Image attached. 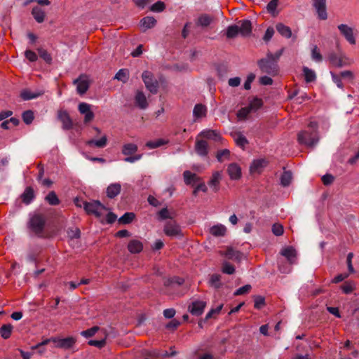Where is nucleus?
Here are the masks:
<instances>
[{
  "label": "nucleus",
  "mask_w": 359,
  "mask_h": 359,
  "mask_svg": "<svg viewBox=\"0 0 359 359\" xmlns=\"http://www.w3.org/2000/svg\"><path fill=\"white\" fill-rule=\"evenodd\" d=\"M318 125L316 122H310L306 130L298 133V142L309 147H313L318 142Z\"/></svg>",
  "instance_id": "nucleus-1"
},
{
  "label": "nucleus",
  "mask_w": 359,
  "mask_h": 359,
  "mask_svg": "<svg viewBox=\"0 0 359 359\" xmlns=\"http://www.w3.org/2000/svg\"><path fill=\"white\" fill-rule=\"evenodd\" d=\"M47 222L46 215L40 212H34L30 215L27 222V228L39 238L44 237V229Z\"/></svg>",
  "instance_id": "nucleus-2"
},
{
  "label": "nucleus",
  "mask_w": 359,
  "mask_h": 359,
  "mask_svg": "<svg viewBox=\"0 0 359 359\" xmlns=\"http://www.w3.org/2000/svg\"><path fill=\"white\" fill-rule=\"evenodd\" d=\"M257 65L262 73L271 76H275L278 73V65L273 58L272 53H268L266 58L259 60Z\"/></svg>",
  "instance_id": "nucleus-3"
},
{
  "label": "nucleus",
  "mask_w": 359,
  "mask_h": 359,
  "mask_svg": "<svg viewBox=\"0 0 359 359\" xmlns=\"http://www.w3.org/2000/svg\"><path fill=\"white\" fill-rule=\"evenodd\" d=\"M142 78L147 89L151 94H156L159 88V84L153 74L149 71H144L142 74Z\"/></svg>",
  "instance_id": "nucleus-4"
},
{
  "label": "nucleus",
  "mask_w": 359,
  "mask_h": 359,
  "mask_svg": "<svg viewBox=\"0 0 359 359\" xmlns=\"http://www.w3.org/2000/svg\"><path fill=\"white\" fill-rule=\"evenodd\" d=\"M85 211L89 215H94L100 218L102 216L101 210H106L105 206L99 201H93L92 202H83Z\"/></svg>",
  "instance_id": "nucleus-5"
},
{
  "label": "nucleus",
  "mask_w": 359,
  "mask_h": 359,
  "mask_svg": "<svg viewBox=\"0 0 359 359\" xmlns=\"http://www.w3.org/2000/svg\"><path fill=\"white\" fill-rule=\"evenodd\" d=\"M163 231L166 236L170 237H181L183 236L180 226L172 219L165 224Z\"/></svg>",
  "instance_id": "nucleus-6"
},
{
  "label": "nucleus",
  "mask_w": 359,
  "mask_h": 359,
  "mask_svg": "<svg viewBox=\"0 0 359 359\" xmlns=\"http://www.w3.org/2000/svg\"><path fill=\"white\" fill-rule=\"evenodd\" d=\"M312 5L316 9L318 17L320 20H325L327 18L326 10V0H311Z\"/></svg>",
  "instance_id": "nucleus-7"
},
{
  "label": "nucleus",
  "mask_w": 359,
  "mask_h": 359,
  "mask_svg": "<svg viewBox=\"0 0 359 359\" xmlns=\"http://www.w3.org/2000/svg\"><path fill=\"white\" fill-rule=\"evenodd\" d=\"M341 35L344 36L346 40L351 44L354 45L356 43L353 35V29L346 24H341L337 27Z\"/></svg>",
  "instance_id": "nucleus-8"
},
{
  "label": "nucleus",
  "mask_w": 359,
  "mask_h": 359,
  "mask_svg": "<svg viewBox=\"0 0 359 359\" xmlns=\"http://www.w3.org/2000/svg\"><path fill=\"white\" fill-rule=\"evenodd\" d=\"M328 60L330 62V64L332 66H334L336 67H343L346 65H347V62H346V57L342 55H338L337 53L334 52H330L328 54Z\"/></svg>",
  "instance_id": "nucleus-9"
},
{
  "label": "nucleus",
  "mask_w": 359,
  "mask_h": 359,
  "mask_svg": "<svg viewBox=\"0 0 359 359\" xmlns=\"http://www.w3.org/2000/svg\"><path fill=\"white\" fill-rule=\"evenodd\" d=\"M57 118L62 123V129L69 130L73 128V122L68 112L65 110H59L57 111Z\"/></svg>",
  "instance_id": "nucleus-10"
},
{
  "label": "nucleus",
  "mask_w": 359,
  "mask_h": 359,
  "mask_svg": "<svg viewBox=\"0 0 359 359\" xmlns=\"http://www.w3.org/2000/svg\"><path fill=\"white\" fill-rule=\"evenodd\" d=\"M206 303L203 301L196 300L192 302L188 306V311L194 316H201L205 309Z\"/></svg>",
  "instance_id": "nucleus-11"
},
{
  "label": "nucleus",
  "mask_w": 359,
  "mask_h": 359,
  "mask_svg": "<svg viewBox=\"0 0 359 359\" xmlns=\"http://www.w3.org/2000/svg\"><path fill=\"white\" fill-rule=\"evenodd\" d=\"M53 342L55 343V347L62 349H69L76 343V339L73 337H68L63 339H53Z\"/></svg>",
  "instance_id": "nucleus-12"
},
{
  "label": "nucleus",
  "mask_w": 359,
  "mask_h": 359,
  "mask_svg": "<svg viewBox=\"0 0 359 359\" xmlns=\"http://www.w3.org/2000/svg\"><path fill=\"white\" fill-rule=\"evenodd\" d=\"M74 84L76 85L77 93L83 95L89 88V82L87 79H83L81 76L74 81Z\"/></svg>",
  "instance_id": "nucleus-13"
},
{
  "label": "nucleus",
  "mask_w": 359,
  "mask_h": 359,
  "mask_svg": "<svg viewBox=\"0 0 359 359\" xmlns=\"http://www.w3.org/2000/svg\"><path fill=\"white\" fill-rule=\"evenodd\" d=\"M227 172L230 178L233 180H238L241 177V168L236 163H232L229 165Z\"/></svg>",
  "instance_id": "nucleus-14"
},
{
  "label": "nucleus",
  "mask_w": 359,
  "mask_h": 359,
  "mask_svg": "<svg viewBox=\"0 0 359 359\" xmlns=\"http://www.w3.org/2000/svg\"><path fill=\"white\" fill-rule=\"evenodd\" d=\"M239 32L242 36L246 37L252 33V23L249 20H243L238 22Z\"/></svg>",
  "instance_id": "nucleus-15"
},
{
  "label": "nucleus",
  "mask_w": 359,
  "mask_h": 359,
  "mask_svg": "<svg viewBox=\"0 0 359 359\" xmlns=\"http://www.w3.org/2000/svg\"><path fill=\"white\" fill-rule=\"evenodd\" d=\"M196 152L201 156H205L208 154V144L205 140H197L195 144Z\"/></svg>",
  "instance_id": "nucleus-16"
},
{
  "label": "nucleus",
  "mask_w": 359,
  "mask_h": 359,
  "mask_svg": "<svg viewBox=\"0 0 359 359\" xmlns=\"http://www.w3.org/2000/svg\"><path fill=\"white\" fill-rule=\"evenodd\" d=\"M213 17L208 14H201L196 20V24L203 28L208 27L212 22Z\"/></svg>",
  "instance_id": "nucleus-17"
},
{
  "label": "nucleus",
  "mask_w": 359,
  "mask_h": 359,
  "mask_svg": "<svg viewBox=\"0 0 359 359\" xmlns=\"http://www.w3.org/2000/svg\"><path fill=\"white\" fill-rule=\"evenodd\" d=\"M266 165V161L263 158L254 160L250 167V171L251 173H260Z\"/></svg>",
  "instance_id": "nucleus-18"
},
{
  "label": "nucleus",
  "mask_w": 359,
  "mask_h": 359,
  "mask_svg": "<svg viewBox=\"0 0 359 359\" xmlns=\"http://www.w3.org/2000/svg\"><path fill=\"white\" fill-rule=\"evenodd\" d=\"M121 190V186L119 183H113L107 188V196L109 198H114L118 196Z\"/></svg>",
  "instance_id": "nucleus-19"
},
{
  "label": "nucleus",
  "mask_w": 359,
  "mask_h": 359,
  "mask_svg": "<svg viewBox=\"0 0 359 359\" xmlns=\"http://www.w3.org/2000/svg\"><path fill=\"white\" fill-rule=\"evenodd\" d=\"M222 180L221 172L219 171H216L212 173V177L210 180L208 182V185L212 188V190L215 192L218 191L219 190V184Z\"/></svg>",
  "instance_id": "nucleus-20"
},
{
  "label": "nucleus",
  "mask_w": 359,
  "mask_h": 359,
  "mask_svg": "<svg viewBox=\"0 0 359 359\" xmlns=\"http://www.w3.org/2000/svg\"><path fill=\"white\" fill-rule=\"evenodd\" d=\"M280 255L286 257L290 264H292L294 262L296 252L292 247L283 248L280 252Z\"/></svg>",
  "instance_id": "nucleus-21"
},
{
  "label": "nucleus",
  "mask_w": 359,
  "mask_h": 359,
  "mask_svg": "<svg viewBox=\"0 0 359 359\" xmlns=\"http://www.w3.org/2000/svg\"><path fill=\"white\" fill-rule=\"evenodd\" d=\"M43 91L39 90L36 92H32L29 90L25 89L20 93V97L24 100H30L39 97L43 94Z\"/></svg>",
  "instance_id": "nucleus-22"
},
{
  "label": "nucleus",
  "mask_w": 359,
  "mask_h": 359,
  "mask_svg": "<svg viewBox=\"0 0 359 359\" xmlns=\"http://www.w3.org/2000/svg\"><path fill=\"white\" fill-rule=\"evenodd\" d=\"M32 15L38 23H41L45 20V11L39 6H34L32 8Z\"/></svg>",
  "instance_id": "nucleus-23"
},
{
  "label": "nucleus",
  "mask_w": 359,
  "mask_h": 359,
  "mask_svg": "<svg viewBox=\"0 0 359 359\" xmlns=\"http://www.w3.org/2000/svg\"><path fill=\"white\" fill-rule=\"evenodd\" d=\"M128 249L133 254L140 253L143 249V245L138 240H131L128 245Z\"/></svg>",
  "instance_id": "nucleus-24"
},
{
  "label": "nucleus",
  "mask_w": 359,
  "mask_h": 359,
  "mask_svg": "<svg viewBox=\"0 0 359 359\" xmlns=\"http://www.w3.org/2000/svg\"><path fill=\"white\" fill-rule=\"evenodd\" d=\"M135 104L142 109H146L148 106L146 96L141 91H138L135 97Z\"/></svg>",
  "instance_id": "nucleus-25"
},
{
  "label": "nucleus",
  "mask_w": 359,
  "mask_h": 359,
  "mask_svg": "<svg viewBox=\"0 0 359 359\" xmlns=\"http://www.w3.org/2000/svg\"><path fill=\"white\" fill-rule=\"evenodd\" d=\"M140 26L144 29V31H145L146 29L154 27L156 24V20L154 17L147 16L140 20Z\"/></svg>",
  "instance_id": "nucleus-26"
},
{
  "label": "nucleus",
  "mask_w": 359,
  "mask_h": 359,
  "mask_svg": "<svg viewBox=\"0 0 359 359\" xmlns=\"http://www.w3.org/2000/svg\"><path fill=\"white\" fill-rule=\"evenodd\" d=\"M175 216L174 212H170L167 208H162L157 213V219L159 221L165 220L167 219H172Z\"/></svg>",
  "instance_id": "nucleus-27"
},
{
  "label": "nucleus",
  "mask_w": 359,
  "mask_h": 359,
  "mask_svg": "<svg viewBox=\"0 0 359 359\" xmlns=\"http://www.w3.org/2000/svg\"><path fill=\"white\" fill-rule=\"evenodd\" d=\"M302 71L306 83H311L316 80V74L313 69H309L307 67H304Z\"/></svg>",
  "instance_id": "nucleus-28"
},
{
  "label": "nucleus",
  "mask_w": 359,
  "mask_h": 359,
  "mask_svg": "<svg viewBox=\"0 0 359 359\" xmlns=\"http://www.w3.org/2000/svg\"><path fill=\"white\" fill-rule=\"evenodd\" d=\"M107 143V138L106 135H103L100 140H90L86 142V144L89 147L95 146L97 148H104Z\"/></svg>",
  "instance_id": "nucleus-29"
},
{
  "label": "nucleus",
  "mask_w": 359,
  "mask_h": 359,
  "mask_svg": "<svg viewBox=\"0 0 359 359\" xmlns=\"http://www.w3.org/2000/svg\"><path fill=\"white\" fill-rule=\"evenodd\" d=\"M276 29L278 33L283 37L289 39L292 36L291 29L282 23H278L276 25Z\"/></svg>",
  "instance_id": "nucleus-30"
},
{
  "label": "nucleus",
  "mask_w": 359,
  "mask_h": 359,
  "mask_svg": "<svg viewBox=\"0 0 359 359\" xmlns=\"http://www.w3.org/2000/svg\"><path fill=\"white\" fill-rule=\"evenodd\" d=\"M226 228L222 224H217L212 226L210 229V232L214 236H224L226 233Z\"/></svg>",
  "instance_id": "nucleus-31"
},
{
  "label": "nucleus",
  "mask_w": 359,
  "mask_h": 359,
  "mask_svg": "<svg viewBox=\"0 0 359 359\" xmlns=\"http://www.w3.org/2000/svg\"><path fill=\"white\" fill-rule=\"evenodd\" d=\"M21 197L25 203L29 204L34 198L33 189L31 187H27Z\"/></svg>",
  "instance_id": "nucleus-32"
},
{
  "label": "nucleus",
  "mask_w": 359,
  "mask_h": 359,
  "mask_svg": "<svg viewBox=\"0 0 359 359\" xmlns=\"http://www.w3.org/2000/svg\"><path fill=\"white\" fill-rule=\"evenodd\" d=\"M200 135L207 139L214 140L215 141H218L221 139L220 135L212 130H203L201 132Z\"/></svg>",
  "instance_id": "nucleus-33"
},
{
  "label": "nucleus",
  "mask_w": 359,
  "mask_h": 359,
  "mask_svg": "<svg viewBox=\"0 0 359 359\" xmlns=\"http://www.w3.org/2000/svg\"><path fill=\"white\" fill-rule=\"evenodd\" d=\"M251 112H255L263 106V101L257 97H254L248 105Z\"/></svg>",
  "instance_id": "nucleus-34"
},
{
  "label": "nucleus",
  "mask_w": 359,
  "mask_h": 359,
  "mask_svg": "<svg viewBox=\"0 0 359 359\" xmlns=\"http://www.w3.org/2000/svg\"><path fill=\"white\" fill-rule=\"evenodd\" d=\"M193 114L197 118L205 116L206 114V107L202 104H196L193 110Z\"/></svg>",
  "instance_id": "nucleus-35"
},
{
  "label": "nucleus",
  "mask_w": 359,
  "mask_h": 359,
  "mask_svg": "<svg viewBox=\"0 0 359 359\" xmlns=\"http://www.w3.org/2000/svg\"><path fill=\"white\" fill-rule=\"evenodd\" d=\"M292 179V173L291 171H284L280 177V184L285 187L290 185Z\"/></svg>",
  "instance_id": "nucleus-36"
},
{
  "label": "nucleus",
  "mask_w": 359,
  "mask_h": 359,
  "mask_svg": "<svg viewBox=\"0 0 359 359\" xmlns=\"http://www.w3.org/2000/svg\"><path fill=\"white\" fill-rule=\"evenodd\" d=\"M13 326L11 324L3 325L0 328V334L4 339H8L12 332Z\"/></svg>",
  "instance_id": "nucleus-37"
},
{
  "label": "nucleus",
  "mask_w": 359,
  "mask_h": 359,
  "mask_svg": "<svg viewBox=\"0 0 359 359\" xmlns=\"http://www.w3.org/2000/svg\"><path fill=\"white\" fill-rule=\"evenodd\" d=\"M137 151V146L133 143L126 144L123 147L122 153L126 156L135 154Z\"/></svg>",
  "instance_id": "nucleus-38"
},
{
  "label": "nucleus",
  "mask_w": 359,
  "mask_h": 359,
  "mask_svg": "<svg viewBox=\"0 0 359 359\" xmlns=\"http://www.w3.org/2000/svg\"><path fill=\"white\" fill-rule=\"evenodd\" d=\"M225 256L228 259L239 260L243 254L238 251L233 250L232 248H229L225 252Z\"/></svg>",
  "instance_id": "nucleus-39"
},
{
  "label": "nucleus",
  "mask_w": 359,
  "mask_h": 359,
  "mask_svg": "<svg viewBox=\"0 0 359 359\" xmlns=\"http://www.w3.org/2000/svg\"><path fill=\"white\" fill-rule=\"evenodd\" d=\"M221 276L219 275V274H212L211 276H210V280H209V284L211 287L215 288V289H219L221 287V286L222 285V283L221 282Z\"/></svg>",
  "instance_id": "nucleus-40"
},
{
  "label": "nucleus",
  "mask_w": 359,
  "mask_h": 359,
  "mask_svg": "<svg viewBox=\"0 0 359 359\" xmlns=\"http://www.w3.org/2000/svg\"><path fill=\"white\" fill-rule=\"evenodd\" d=\"M234 140L237 146L244 148L246 144L249 143L247 138L241 133H237L233 135Z\"/></svg>",
  "instance_id": "nucleus-41"
},
{
  "label": "nucleus",
  "mask_w": 359,
  "mask_h": 359,
  "mask_svg": "<svg viewBox=\"0 0 359 359\" xmlns=\"http://www.w3.org/2000/svg\"><path fill=\"white\" fill-rule=\"evenodd\" d=\"M184 182L187 184H191L193 182H198L200 180V177H198L195 173H192L189 170H186L183 173Z\"/></svg>",
  "instance_id": "nucleus-42"
},
{
  "label": "nucleus",
  "mask_w": 359,
  "mask_h": 359,
  "mask_svg": "<svg viewBox=\"0 0 359 359\" xmlns=\"http://www.w3.org/2000/svg\"><path fill=\"white\" fill-rule=\"evenodd\" d=\"M239 33V26L237 25H233L227 27L226 35L228 39H233Z\"/></svg>",
  "instance_id": "nucleus-43"
},
{
  "label": "nucleus",
  "mask_w": 359,
  "mask_h": 359,
  "mask_svg": "<svg viewBox=\"0 0 359 359\" xmlns=\"http://www.w3.org/2000/svg\"><path fill=\"white\" fill-rule=\"evenodd\" d=\"M135 215L133 212H126L119 219L118 222L123 224H128L133 222Z\"/></svg>",
  "instance_id": "nucleus-44"
},
{
  "label": "nucleus",
  "mask_w": 359,
  "mask_h": 359,
  "mask_svg": "<svg viewBox=\"0 0 359 359\" xmlns=\"http://www.w3.org/2000/svg\"><path fill=\"white\" fill-rule=\"evenodd\" d=\"M40 252L41 250L39 247L30 250L27 255V261L29 262H36Z\"/></svg>",
  "instance_id": "nucleus-45"
},
{
  "label": "nucleus",
  "mask_w": 359,
  "mask_h": 359,
  "mask_svg": "<svg viewBox=\"0 0 359 359\" xmlns=\"http://www.w3.org/2000/svg\"><path fill=\"white\" fill-rule=\"evenodd\" d=\"M39 55L41 58H42L46 63L51 64L52 63V57L48 51L43 48H39L37 49Z\"/></svg>",
  "instance_id": "nucleus-46"
},
{
  "label": "nucleus",
  "mask_w": 359,
  "mask_h": 359,
  "mask_svg": "<svg viewBox=\"0 0 359 359\" xmlns=\"http://www.w3.org/2000/svg\"><path fill=\"white\" fill-rule=\"evenodd\" d=\"M114 79L126 83L128 79V72L127 69H120L114 76Z\"/></svg>",
  "instance_id": "nucleus-47"
},
{
  "label": "nucleus",
  "mask_w": 359,
  "mask_h": 359,
  "mask_svg": "<svg viewBox=\"0 0 359 359\" xmlns=\"http://www.w3.org/2000/svg\"><path fill=\"white\" fill-rule=\"evenodd\" d=\"M46 201L51 205H57L60 203V200L54 191H50L46 196Z\"/></svg>",
  "instance_id": "nucleus-48"
},
{
  "label": "nucleus",
  "mask_w": 359,
  "mask_h": 359,
  "mask_svg": "<svg viewBox=\"0 0 359 359\" xmlns=\"http://www.w3.org/2000/svg\"><path fill=\"white\" fill-rule=\"evenodd\" d=\"M22 118L25 123L29 125L34 118V112L32 110H27L22 113Z\"/></svg>",
  "instance_id": "nucleus-49"
},
{
  "label": "nucleus",
  "mask_w": 359,
  "mask_h": 359,
  "mask_svg": "<svg viewBox=\"0 0 359 359\" xmlns=\"http://www.w3.org/2000/svg\"><path fill=\"white\" fill-rule=\"evenodd\" d=\"M311 59L316 62H320L323 61V56L320 53L318 46L316 45L313 46L311 49Z\"/></svg>",
  "instance_id": "nucleus-50"
},
{
  "label": "nucleus",
  "mask_w": 359,
  "mask_h": 359,
  "mask_svg": "<svg viewBox=\"0 0 359 359\" xmlns=\"http://www.w3.org/2000/svg\"><path fill=\"white\" fill-rule=\"evenodd\" d=\"M166 143L165 141H164L162 139H158L157 140H155V141H149L146 143L145 146L150 149H155V148H158V147H160L163 145H164Z\"/></svg>",
  "instance_id": "nucleus-51"
},
{
  "label": "nucleus",
  "mask_w": 359,
  "mask_h": 359,
  "mask_svg": "<svg viewBox=\"0 0 359 359\" xmlns=\"http://www.w3.org/2000/svg\"><path fill=\"white\" fill-rule=\"evenodd\" d=\"M67 236L71 241L74 238H79L81 236V231L79 228H69L67 229Z\"/></svg>",
  "instance_id": "nucleus-52"
},
{
  "label": "nucleus",
  "mask_w": 359,
  "mask_h": 359,
  "mask_svg": "<svg viewBox=\"0 0 359 359\" xmlns=\"http://www.w3.org/2000/svg\"><path fill=\"white\" fill-rule=\"evenodd\" d=\"M230 156V151L229 149H222L217 151L216 158L219 162H222L224 159H228Z\"/></svg>",
  "instance_id": "nucleus-53"
},
{
  "label": "nucleus",
  "mask_w": 359,
  "mask_h": 359,
  "mask_svg": "<svg viewBox=\"0 0 359 359\" xmlns=\"http://www.w3.org/2000/svg\"><path fill=\"white\" fill-rule=\"evenodd\" d=\"M99 329L100 327L98 326H94L90 329L82 331L81 334L86 338H89L94 336Z\"/></svg>",
  "instance_id": "nucleus-54"
},
{
  "label": "nucleus",
  "mask_w": 359,
  "mask_h": 359,
  "mask_svg": "<svg viewBox=\"0 0 359 359\" xmlns=\"http://www.w3.org/2000/svg\"><path fill=\"white\" fill-rule=\"evenodd\" d=\"M159 358H161V353L159 351L155 349L150 351H146L144 359H158Z\"/></svg>",
  "instance_id": "nucleus-55"
},
{
  "label": "nucleus",
  "mask_w": 359,
  "mask_h": 359,
  "mask_svg": "<svg viewBox=\"0 0 359 359\" xmlns=\"http://www.w3.org/2000/svg\"><path fill=\"white\" fill-rule=\"evenodd\" d=\"M79 111L81 114H87L88 112L92 111L90 110V104L86 103V102H81L78 106Z\"/></svg>",
  "instance_id": "nucleus-56"
},
{
  "label": "nucleus",
  "mask_w": 359,
  "mask_h": 359,
  "mask_svg": "<svg viewBox=\"0 0 359 359\" xmlns=\"http://www.w3.org/2000/svg\"><path fill=\"white\" fill-rule=\"evenodd\" d=\"M252 113L250 109H249L248 106L242 107L241 109L238 110L237 113V116L241 119H245L248 114Z\"/></svg>",
  "instance_id": "nucleus-57"
},
{
  "label": "nucleus",
  "mask_w": 359,
  "mask_h": 359,
  "mask_svg": "<svg viewBox=\"0 0 359 359\" xmlns=\"http://www.w3.org/2000/svg\"><path fill=\"white\" fill-rule=\"evenodd\" d=\"M331 74V76H332V81L337 85V86L339 88H341V89H343L344 88V84L343 83L341 82V77L340 76V75L339 74H336L333 72H330Z\"/></svg>",
  "instance_id": "nucleus-58"
},
{
  "label": "nucleus",
  "mask_w": 359,
  "mask_h": 359,
  "mask_svg": "<svg viewBox=\"0 0 359 359\" xmlns=\"http://www.w3.org/2000/svg\"><path fill=\"white\" fill-rule=\"evenodd\" d=\"M165 8V4L163 1H158L151 6V11L153 12H161Z\"/></svg>",
  "instance_id": "nucleus-59"
},
{
  "label": "nucleus",
  "mask_w": 359,
  "mask_h": 359,
  "mask_svg": "<svg viewBox=\"0 0 359 359\" xmlns=\"http://www.w3.org/2000/svg\"><path fill=\"white\" fill-rule=\"evenodd\" d=\"M222 272L231 275L235 272V268L229 263L224 262L222 266Z\"/></svg>",
  "instance_id": "nucleus-60"
},
{
  "label": "nucleus",
  "mask_w": 359,
  "mask_h": 359,
  "mask_svg": "<svg viewBox=\"0 0 359 359\" xmlns=\"http://www.w3.org/2000/svg\"><path fill=\"white\" fill-rule=\"evenodd\" d=\"M251 288H252L251 285L249 284H247V285L238 288L234 292V295L238 296V295H242V294H246V293L249 292V291L251 290Z\"/></svg>",
  "instance_id": "nucleus-61"
},
{
  "label": "nucleus",
  "mask_w": 359,
  "mask_h": 359,
  "mask_svg": "<svg viewBox=\"0 0 359 359\" xmlns=\"http://www.w3.org/2000/svg\"><path fill=\"white\" fill-rule=\"evenodd\" d=\"M272 232L277 236L283 235L284 232L283 226L280 224H274L272 226Z\"/></svg>",
  "instance_id": "nucleus-62"
},
{
  "label": "nucleus",
  "mask_w": 359,
  "mask_h": 359,
  "mask_svg": "<svg viewBox=\"0 0 359 359\" xmlns=\"http://www.w3.org/2000/svg\"><path fill=\"white\" fill-rule=\"evenodd\" d=\"M341 288L345 294H350L354 290V286L351 283L346 282L341 286Z\"/></svg>",
  "instance_id": "nucleus-63"
},
{
  "label": "nucleus",
  "mask_w": 359,
  "mask_h": 359,
  "mask_svg": "<svg viewBox=\"0 0 359 359\" xmlns=\"http://www.w3.org/2000/svg\"><path fill=\"white\" fill-rule=\"evenodd\" d=\"M25 55L30 62H36L38 59L37 55L31 50H27L25 52Z\"/></svg>",
  "instance_id": "nucleus-64"
}]
</instances>
